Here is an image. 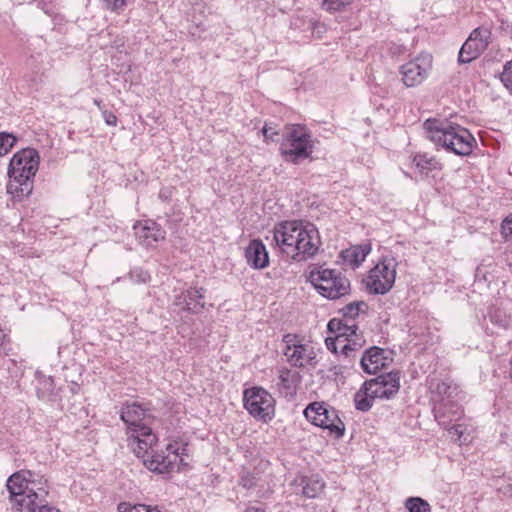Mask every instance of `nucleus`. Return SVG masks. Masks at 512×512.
Returning <instances> with one entry per match:
<instances>
[{"instance_id": "obj_1", "label": "nucleus", "mask_w": 512, "mask_h": 512, "mask_svg": "<svg viewBox=\"0 0 512 512\" xmlns=\"http://www.w3.org/2000/svg\"><path fill=\"white\" fill-rule=\"evenodd\" d=\"M273 242L281 254L296 262L315 256L321 244L316 227L303 221L276 224L273 229Z\"/></svg>"}, {"instance_id": "obj_2", "label": "nucleus", "mask_w": 512, "mask_h": 512, "mask_svg": "<svg viewBox=\"0 0 512 512\" xmlns=\"http://www.w3.org/2000/svg\"><path fill=\"white\" fill-rule=\"evenodd\" d=\"M121 420L127 425L129 445L137 457L144 458L157 442L150 425L149 409L137 402L126 403L120 411Z\"/></svg>"}, {"instance_id": "obj_3", "label": "nucleus", "mask_w": 512, "mask_h": 512, "mask_svg": "<svg viewBox=\"0 0 512 512\" xmlns=\"http://www.w3.org/2000/svg\"><path fill=\"white\" fill-rule=\"evenodd\" d=\"M39 153L25 148L14 154L8 167L7 193L16 201H22L33 191V178L39 168Z\"/></svg>"}, {"instance_id": "obj_4", "label": "nucleus", "mask_w": 512, "mask_h": 512, "mask_svg": "<svg viewBox=\"0 0 512 512\" xmlns=\"http://www.w3.org/2000/svg\"><path fill=\"white\" fill-rule=\"evenodd\" d=\"M427 137L437 146L456 155L467 156L473 151L475 139L462 126L448 121L428 119L424 123Z\"/></svg>"}, {"instance_id": "obj_5", "label": "nucleus", "mask_w": 512, "mask_h": 512, "mask_svg": "<svg viewBox=\"0 0 512 512\" xmlns=\"http://www.w3.org/2000/svg\"><path fill=\"white\" fill-rule=\"evenodd\" d=\"M12 508L17 512H34L33 504L38 501L41 491L48 492L47 480L31 470H20L7 480Z\"/></svg>"}, {"instance_id": "obj_6", "label": "nucleus", "mask_w": 512, "mask_h": 512, "mask_svg": "<svg viewBox=\"0 0 512 512\" xmlns=\"http://www.w3.org/2000/svg\"><path fill=\"white\" fill-rule=\"evenodd\" d=\"M308 280L317 291L328 299H338L349 294L350 281L334 269L313 267L308 274Z\"/></svg>"}, {"instance_id": "obj_7", "label": "nucleus", "mask_w": 512, "mask_h": 512, "mask_svg": "<svg viewBox=\"0 0 512 512\" xmlns=\"http://www.w3.org/2000/svg\"><path fill=\"white\" fill-rule=\"evenodd\" d=\"M313 149V140L304 126L293 125L283 134L280 153L286 161L296 164L299 160L310 157Z\"/></svg>"}, {"instance_id": "obj_8", "label": "nucleus", "mask_w": 512, "mask_h": 512, "mask_svg": "<svg viewBox=\"0 0 512 512\" xmlns=\"http://www.w3.org/2000/svg\"><path fill=\"white\" fill-rule=\"evenodd\" d=\"M304 415L312 424L327 429L336 439L344 435L345 425L339 418L337 410L324 402L309 404L304 410Z\"/></svg>"}, {"instance_id": "obj_9", "label": "nucleus", "mask_w": 512, "mask_h": 512, "mask_svg": "<svg viewBox=\"0 0 512 512\" xmlns=\"http://www.w3.org/2000/svg\"><path fill=\"white\" fill-rule=\"evenodd\" d=\"M243 402L249 414L262 422H269L275 416V400L262 387H252L244 391Z\"/></svg>"}, {"instance_id": "obj_10", "label": "nucleus", "mask_w": 512, "mask_h": 512, "mask_svg": "<svg viewBox=\"0 0 512 512\" xmlns=\"http://www.w3.org/2000/svg\"><path fill=\"white\" fill-rule=\"evenodd\" d=\"M396 265L394 258H383L369 271L365 285L370 293L385 294L393 287Z\"/></svg>"}, {"instance_id": "obj_11", "label": "nucleus", "mask_w": 512, "mask_h": 512, "mask_svg": "<svg viewBox=\"0 0 512 512\" xmlns=\"http://www.w3.org/2000/svg\"><path fill=\"white\" fill-rule=\"evenodd\" d=\"M433 57L429 53H420L400 66L399 73L403 84L408 87L421 85L432 69Z\"/></svg>"}, {"instance_id": "obj_12", "label": "nucleus", "mask_w": 512, "mask_h": 512, "mask_svg": "<svg viewBox=\"0 0 512 512\" xmlns=\"http://www.w3.org/2000/svg\"><path fill=\"white\" fill-rule=\"evenodd\" d=\"M431 388L434 401V417L441 426H446L447 421L444 418L449 402H453L454 399L461 397V391L456 384L447 381H438Z\"/></svg>"}, {"instance_id": "obj_13", "label": "nucleus", "mask_w": 512, "mask_h": 512, "mask_svg": "<svg viewBox=\"0 0 512 512\" xmlns=\"http://www.w3.org/2000/svg\"><path fill=\"white\" fill-rule=\"evenodd\" d=\"M490 38L491 31L489 29L483 27L474 29L459 51L458 63L466 64L477 59L488 47Z\"/></svg>"}, {"instance_id": "obj_14", "label": "nucleus", "mask_w": 512, "mask_h": 512, "mask_svg": "<svg viewBox=\"0 0 512 512\" xmlns=\"http://www.w3.org/2000/svg\"><path fill=\"white\" fill-rule=\"evenodd\" d=\"M399 388V372L379 375L365 382V389L379 399H391L398 393Z\"/></svg>"}, {"instance_id": "obj_15", "label": "nucleus", "mask_w": 512, "mask_h": 512, "mask_svg": "<svg viewBox=\"0 0 512 512\" xmlns=\"http://www.w3.org/2000/svg\"><path fill=\"white\" fill-rule=\"evenodd\" d=\"M283 342L285 343L284 355L291 365L304 367L314 358L312 348L302 344L295 335H285Z\"/></svg>"}, {"instance_id": "obj_16", "label": "nucleus", "mask_w": 512, "mask_h": 512, "mask_svg": "<svg viewBox=\"0 0 512 512\" xmlns=\"http://www.w3.org/2000/svg\"><path fill=\"white\" fill-rule=\"evenodd\" d=\"M133 229L136 239L145 247H154L165 239L166 232L153 220L138 221Z\"/></svg>"}, {"instance_id": "obj_17", "label": "nucleus", "mask_w": 512, "mask_h": 512, "mask_svg": "<svg viewBox=\"0 0 512 512\" xmlns=\"http://www.w3.org/2000/svg\"><path fill=\"white\" fill-rule=\"evenodd\" d=\"M174 306L190 313H200L205 307V295L202 288H190L178 295L173 302Z\"/></svg>"}, {"instance_id": "obj_18", "label": "nucleus", "mask_w": 512, "mask_h": 512, "mask_svg": "<svg viewBox=\"0 0 512 512\" xmlns=\"http://www.w3.org/2000/svg\"><path fill=\"white\" fill-rule=\"evenodd\" d=\"M391 358L387 356V352L379 347H371L366 350L361 358L360 365L365 373L375 374L380 369L386 367Z\"/></svg>"}, {"instance_id": "obj_19", "label": "nucleus", "mask_w": 512, "mask_h": 512, "mask_svg": "<svg viewBox=\"0 0 512 512\" xmlns=\"http://www.w3.org/2000/svg\"><path fill=\"white\" fill-rule=\"evenodd\" d=\"M247 263L255 269H263L269 264V256L265 245L260 240H252L245 250Z\"/></svg>"}, {"instance_id": "obj_20", "label": "nucleus", "mask_w": 512, "mask_h": 512, "mask_svg": "<svg viewBox=\"0 0 512 512\" xmlns=\"http://www.w3.org/2000/svg\"><path fill=\"white\" fill-rule=\"evenodd\" d=\"M294 483L301 487L300 494L306 498H316L325 487L323 479L318 475L300 476Z\"/></svg>"}, {"instance_id": "obj_21", "label": "nucleus", "mask_w": 512, "mask_h": 512, "mask_svg": "<svg viewBox=\"0 0 512 512\" xmlns=\"http://www.w3.org/2000/svg\"><path fill=\"white\" fill-rule=\"evenodd\" d=\"M369 252L370 248L366 245L352 246L341 251L340 257L346 266L355 268L365 260Z\"/></svg>"}, {"instance_id": "obj_22", "label": "nucleus", "mask_w": 512, "mask_h": 512, "mask_svg": "<svg viewBox=\"0 0 512 512\" xmlns=\"http://www.w3.org/2000/svg\"><path fill=\"white\" fill-rule=\"evenodd\" d=\"M298 374L286 368L279 371V382L277 383L279 392L284 397H293L296 394Z\"/></svg>"}, {"instance_id": "obj_23", "label": "nucleus", "mask_w": 512, "mask_h": 512, "mask_svg": "<svg viewBox=\"0 0 512 512\" xmlns=\"http://www.w3.org/2000/svg\"><path fill=\"white\" fill-rule=\"evenodd\" d=\"M144 465L150 471L163 474L171 471L175 464L170 455L156 453L152 455L150 458L144 459Z\"/></svg>"}, {"instance_id": "obj_24", "label": "nucleus", "mask_w": 512, "mask_h": 512, "mask_svg": "<svg viewBox=\"0 0 512 512\" xmlns=\"http://www.w3.org/2000/svg\"><path fill=\"white\" fill-rule=\"evenodd\" d=\"M413 163L422 175H427L430 171L441 168L440 163L433 156H429L426 153L416 154L413 158Z\"/></svg>"}, {"instance_id": "obj_25", "label": "nucleus", "mask_w": 512, "mask_h": 512, "mask_svg": "<svg viewBox=\"0 0 512 512\" xmlns=\"http://www.w3.org/2000/svg\"><path fill=\"white\" fill-rule=\"evenodd\" d=\"M350 322H351L350 320H344V322H342V321H337L336 319H333V320L329 321L328 329L330 331L337 329L339 331L340 337L341 338L345 337V339L358 336L359 334L357 333V331H358L357 325H355L354 323H350Z\"/></svg>"}, {"instance_id": "obj_26", "label": "nucleus", "mask_w": 512, "mask_h": 512, "mask_svg": "<svg viewBox=\"0 0 512 512\" xmlns=\"http://www.w3.org/2000/svg\"><path fill=\"white\" fill-rule=\"evenodd\" d=\"M364 344L365 339L362 337V335L347 338L344 340L342 347H340L341 353L345 358L354 359Z\"/></svg>"}, {"instance_id": "obj_27", "label": "nucleus", "mask_w": 512, "mask_h": 512, "mask_svg": "<svg viewBox=\"0 0 512 512\" xmlns=\"http://www.w3.org/2000/svg\"><path fill=\"white\" fill-rule=\"evenodd\" d=\"M375 399L377 398L371 394L370 391L365 389L364 383L354 396L355 407L363 412L368 411L372 407Z\"/></svg>"}, {"instance_id": "obj_28", "label": "nucleus", "mask_w": 512, "mask_h": 512, "mask_svg": "<svg viewBox=\"0 0 512 512\" xmlns=\"http://www.w3.org/2000/svg\"><path fill=\"white\" fill-rule=\"evenodd\" d=\"M493 271L494 269H492L491 264H480L475 270V282L478 285L482 284L485 287H489L495 278Z\"/></svg>"}, {"instance_id": "obj_29", "label": "nucleus", "mask_w": 512, "mask_h": 512, "mask_svg": "<svg viewBox=\"0 0 512 512\" xmlns=\"http://www.w3.org/2000/svg\"><path fill=\"white\" fill-rule=\"evenodd\" d=\"M368 309V305L364 301H354L347 304L342 308V313L345 320L353 321L360 313H365Z\"/></svg>"}, {"instance_id": "obj_30", "label": "nucleus", "mask_w": 512, "mask_h": 512, "mask_svg": "<svg viewBox=\"0 0 512 512\" xmlns=\"http://www.w3.org/2000/svg\"><path fill=\"white\" fill-rule=\"evenodd\" d=\"M405 507L409 512H431L427 501L420 497H410L405 501Z\"/></svg>"}, {"instance_id": "obj_31", "label": "nucleus", "mask_w": 512, "mask_h": 512, "mask_svg": "<svg viewBox=\"0 0 512 512\" xmlns=\"http://www.w3.org/2000/svg\"><path fill=\"white\" fill-rule=\"evenodd\" d=\"M460 400L461 397L454 399L453 402H449L446 416L444 418L447 421V424L446 426H443L444 428H447L452 421H456L462 416L463 410L459 404Z\"/></svg>"}, {"instance_id": "obj_32", "label": "nucleus", "mask_w": 512, "mask_h": 512, "mask_svg": "<svg viewBox=\"0 0 512 512\" xmlns=\"http://www.w3.org/2000/svg\"><path fill=\"white\" fill-rule=\"evenodd\" d=\"M118 512H161L157 508L144 504H130L127 502H121L117 507Z\"/></svg>"}, {"instance_id": "obj_33", "label": "nucleus", "mask_w": 512, "mask_h": 512, "mask_svg": "<svg viewBox=\"0 0 512 512\" xmlns=\"http://www.w3.org/2000/svg\"><path fill=\"white\" fill-rule=\"evenodd\" d=\"M17 139L14 135L6 132L0 133V156L7 154L15 145Z\"/></svg>"}, {"instance_id": "obj_34", "label": "nucleus", "mask_w": 512, "mask_h": 512, "mask_svg": "<svg viewBox=\"0 0 512 512\" xmlns=\"http://www.w3.org/2000/svg\"><path fill=\"white\" fill-rule=\"evenodd\" d=\"M322 8L326 11H339L345 6L351 4L353 0H321Z\"/></svg>"}, {"instance_id": "obj_35", "label": "nucleus", "mask_w": 512, "mask_h": 512, "mask_svg": "<svg viewBox=\"0 0 512 512\" xmlns=\"http://www.w3.org/2000/svg\"><path fill=\"white\" fill-rule=\"evenodd\" d=\"M129 278L137 284L146 283L150 280V274L142 268H134L129 272Z\"/></svg>"}, {"instance_id": "obj_36", "label": "nucleus", "mask_w": 512, "mask_h": 512, "mask_svg": "<svg viewBox=\"0 0 512 512\" xmlns=\"http://www.w3.org/2000/svg\"><path fill=\"white\" fill-rule=\"evenodd\" d=\"M103 7L109 11L120 13L127 6V0H100Z\"/></svg>"}, {"instance_id": "obj_37", "label": "nucleus", "mask_w": 512, "mask_h": 512, "mask_svg": "<svg viewBox=\"0 0 512 512\" xmlns=\"http://www.w3.org/2000/svg\"><path fill=\"white\" fill-rule=\"evenodd\" d=\"M501 81L504 86L512 93V60L507 62L501 74Z\"/></svg>"}, {"instance_id": "obj_38", "label": "nucleus", "mask_w": 512, "mask_h": 512, "mask_svg": "<svg viewBox=\"0 0 512 512\" xmlns=\"http://www.w3.org/2000/svg\"><path fill=\"white\" fill-rule=\"evenodd\" d=\"M257 479L254 474L244 471L242 472L240 479H239V485H241L245 489H251L256 486Z\"/></svg>"}, {"instance_id": "obj_39", "label": "nucleus", "mask_w": 512, "mask_h": 512, "mask_svg": "<svg viewBox=\"0 0 512 512\" xmlns=\"http://www.w3.org/2000/svg\"><path fill=\"white\" fill-rule=\"evenodd\" d=\"M166 450L168 452L167 455H170L172 460L174 461V464H176L178 458L180 457V445L177 442L169 443L166 447Z\"/></svg>"}, {"instance_id": "obj_40", "label": "nucleus", "mask_w": 512, "mask_h": 512, "mask_svg": "<svg viewBox=\"0 0 512 512\" xmlns=\"http://www.w3.org/2000/svg\"><path fill=\"white\" fill-rule=\"evenodd\" d=\"M344 340L340 337L338 334L335 339L327 338L326 339V345L329 350L336 353L339 346L342 347Z\"/></svg>"}, {"instance_id": "obj_41", "label": "nucleus", "mask_w": 512, "mask_h": 512, "mask_svg": "<svg viewBox=\"0 0 512 512\" xmlns=\"http://www.w3.org/2000/svg\"><path fill=\"white\" fill-rule=\"evenodd\" d=\"M502 234L505 236V238L512 239V215L507 217L502 222Z\"/></svg>"}, {"instance_id": "obj_42", "label": "nucleus", "mask_w": 512, "mask_h": 512, "mask_svg": "<svg viewBox=\"0 0 512 512\" xmlns=\"http://www.w3.org/2000/svg\"><path fill=\"white\" fill-rule=\"evenodd\" d=\"M447 430H448L449 435L452 438L460 441L462 433H463L462 425H453V426L447 428Z\"/></svg>"}, {"instance_id": "obj_43", "label": "nucleus", "mask_w": 512, "mask_h": 512, "mask_svg": "<svg viewBox=\"0 0 512 512\" xmlns=\"http://www.w3.org/2000/svg\"><path fill=\"white\" fill-rule=\"evenodd\" d=\"M102 116L107 125L115 126L117 124V117L115 116L114 113H112L108 110H104V111H102Z\"/></svg>"}, {"instance_id": "obj_44", "label": "nucleus", "mask_w": 512, "mask_h": 512, "mask_svg": "<svg viewBox=\"0 0 512 512\" xmlns=\"http://www.w3.org/2000/svg\"><path fill=\"white\" fill-rule=\"evenodd\" d=\"M262 133L266 139H270L272 141H274V136L277 135V132L273 128L268 127L267 125L263 127Z\"/></svg>"}, {"instance_id": "obj_45", "label": "nucleus", "mask_w": 512, "mask_h": 512, "mask_svg": "<svg viewBox=\"0 0 512 512\" xmlns=\"http://www.w3.org/2000/svg\"><path fill=\"white\" fill-rule=\"evenodd\" d=\"M6 341L7 336L5 335L4 331L0 328V355L6 354Z\"/></svg>"}, {"instance_id": "obj_46", "label": "nucleus", "mask_w": 512, "mask_h": 512, "mask_svg": "<svg viewBox=\"0 0 512 512\" xmlns=\"http://www.w3.org/2000/svg\"><path fill=\"white\" fill-rule=\"evenodd\" d=\"M187 451H188L187 444H182L180 446V457L178 458V461L180 463H183V461H184L183 456L187 455Z\"/></svg>"}, {"instance_id": "obj_47", "label": "nucleus", "mask_w": 512, "mask_h": 512, "mask_svg": "<svg viewBox=\"0 0 512 512\" xmlns=\"http://www.w3.org/2000/svg\"><path fill=\"white\" fill-rule=\"evenodd\" d=\"M245 512H265V510L262 508L250 506L246 508Z\"/></svg>"}, {"instance_id": "obj_48", "label": "nucleus", "mask_w": 512, "mask_h": 512, "mask_svg": "<svg viewBox=\"0 0 512 512\" xmlns=\"http://www.w3.org/2000/svg\"><path fill=\"white\" fill-rule=\"evenodd\" d=\"M94 104L98 107V108H101V101L98 100V99H94Z\"/></svg>"}, {"instance_id": "obj_49", "label": "nucleus", "mask_w": 512, "mask_h": 512, "mask_svg": "<svg viewBox=\"0 0 512 512\" xmlns=\"http://www.w3.org/2000/svg\"><path fill=\"white\" fill-rule=\"evenodd\" d=\"M509 374H510V377L512 378V359L510 360V372H509Z\"/></svg>"}, {"instance_id": "obj_50", "label": "nucleus", "mask_w": 512, "mask_h": 512, "mask_svg": "<svg viewBox=\"0 0 512 512\" xmlns=\"http://www.w3.org/2000/svg\"><path fill=\"white\" fill-rule=\"evenodd\" d=\"M159 196H160L161 198H163V197H166V194H164V193H163V191H161V192H160V194H159Z\"/></svg>"}, {"instance_id": "obj_51", "label": "nucleus", "mask_w": 512, "mask_h": 512, "mask_svg": "<svg viewBox=\"0 0 512 512\" xmlns=\"http://www.w3.org/2000/svg\"><path fill=\"white\" fill-rule=\"evenodd\" d=\"M159 196H160L161 198H163V197H166V194H164V193H163V191H161V192H160V194H159Z\"/></svg>"}]
</instances>
